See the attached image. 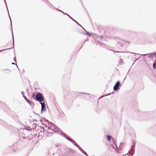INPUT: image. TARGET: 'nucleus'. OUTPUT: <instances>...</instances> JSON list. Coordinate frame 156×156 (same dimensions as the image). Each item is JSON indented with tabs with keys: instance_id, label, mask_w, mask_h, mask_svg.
Wrapping results in <instances>:
<instances>
[{
	"instance_id": "4468645a",
	"label": "nucleus",
	"mask_w": 156,
	"mask_h": 156,
	"mask_svg": "<svg viewBox=\"0 0 156 156\" xmlns=\"http://www.w3.org/2000/svg\"><path fill=\"white\" fill-rule=\"evenodd\" d=\"M0 123L2 124V125H3L4 126H6V123L4 121H2L0 119Z\"/></svg>"
},
{
	"instance_id": "9b49d317",
	"label": "nucleus",
	"mask_w": 156,
	"mask_h": 156,
	"mask_svg": "<svg viewBox=\"0 0 156 156\" xmlns=\"http://www.w3.org/2000/svg\"><path fill=\"white\" fill-rule=\"evenodd\" d=\"M133 145H132L131 147V150L132 151V152L133 153V154L134 153V148L135 147V144H136V142L134 140H133Z\"/></svg>"
},
{
	"instance_id": "4c0bfd02",
	"label": "nucleus",
	"mask_w": 156,
	"mask_h": 156,
	"mask_svg": "<svg viewBox=\"0 0 156 156\" xmlns=\"http://www.w3.org/2000/svg\"><path fill=\"white\" fill-rule=\"evenodd\" d=\"M134 62H133V64L134 63V62Z\"/></svg>"
},
{
	"instance_id": "423d86ee",
	"label": "nucleus",
	"mask_w": 156,
	"mask_h": 156,
	"mask_svg": "<svg viewBox=\"0 0 156 156\" xmlns=\"http://www.w3.org/2000/svg\"><path fill=\"white\" fill-rule=\"evenodd\" d=\"M121 86L120 85V82L119 81H118L114 85L113 89L115 91H117L119 89L120 86Z\"/></svg>"
},
{
	"instance_id": "5701e85b",
	"label": "nucleus",
	"mask_w": 156,
	"mask_h": 156,
	"mask_svg": "<svg viewBox=\"0 0 156 156\" xmlns=\"http://www.w3.org/2000/svg\"><path fill=\"white\" fill-rule=\"evenodd\" d=\"M137 54L138 55H144V56H146V55H149L148 54H143V55H142L140 54Z\"/></svg>"
},
{
	"instance_id": "bb28decb",
	"label": "nucleus",
	"mask_w": 156,
	"mask_h": 156,
	"mask_svg": "<svg viewBox=\"0 0 156 156\" xmlns=\"http://www.w3.org/2000/svg\"><path fill=\"white\" fill-rule=\"evenodd\" d=\"M58 11H60H60H61V10H59L58 9H56Z\"/></svg>"
},
{
	"instance_id": "6ab92c4d",
	"label": "nucleus",
	"mask_w": 156,
	"mask_h": 156,
	"mask_svg": "<svg viewBox=\"0 0 156 156\" xmlns=\"http://www.w3.org/2000/svg\"><path fill=\"white\" fill-rule=\"evenodd\" d=\"M60 12H62L64 14L67 15L68 17H69V16L68 14L66 13H65L62 10L60 11Z\"/></svg>"
},
{
	"instance_id": "1a4fd4ad",
	"label": "nucleus",
	"mask_w": 156,
	"mask_h": 156,
	"mask_svg": "<svg viewBox=\"0 0 156 156\" xmlns=\"http://www.w3.org/2000/svg\"><path fill=\"white\" fill-rule=\"evenodd\" d=\"M23 98H24L25 100L27 101V102L30 105L31 107L32 108L34 107V104L33 102L32 101H31L30 100H28L27 98L25 96H23Z\"/></svg>"
},
{
	"instance_id": "473e14b6",
	"label": "nucleus",
	"mask_w": 156,
	"mask_h": 156,
	"mask_svg": "<svg viewBox=\"0 0 156 156\" xmlns=\"http://www.w3.org/2000/svg\"><path fill=\"white\" fill-rule=\"evenodd\" d=\"M103 43H100V45H101L102 44H103Z\"/></svg>"
},
{
	"instance_id": "58836bf2",
	"label": "nucleus",
	"mask_w": 156,
	"mask_h": 156,
	"mask_svg": "<svg viewBox=\"0 0 156 156\" xmlns=\"http://www.w3.org/2000/svg\"><path fill=\"white\" fill-rule=\"evenodd\" d=\"M139 58H140V57L137 58V59H138Z\"/></svg>"
},
{
	"instance_id": "7ed1b4c3",
	"label": "nucleus",
	"mask_w": 156,
	"mask_h": 156,
	"mask_svg": "<svg viewBox=\"0 0 156 156\" xmlns=\"http://www.w3.org/2000/svg\"><path fill=\"white\" fill-rule=\"evenodd\" d=\"M61 135L63 137H65L66 139H67L69 141L72 143L76 147H77L79 149H80V147H81L79 146L76 143L75 141L73 140L72 139H70L69 136H68L65 133H63L61 134Z\"/></svg>"
},
{
	"instance_id": "2eb2a0df",
	"label": "nucleus",
	"mask_w": 156,
	"mask_h": 156,
	"mask_svg": "<svg viewBox=\"0 0 156 156\" xmlns=\"http://www.w3.org/2000/svg\"><path fill=\"white\" fill-rule=\"evenodd\" d=\"M83 29L86 31V33H83V34L85 35H89L90 36V33L88 32L87 31L82 27H81Z\"/></svg>"
},
{
	"instance_id": "f3484780",
	"label": "nucleus",
	"mask_w": 156,
	"mask_h": 156,
	"mask_svg": "<svg viewBox=\"0 0 156 156\" xmlns=\"http://www.w3.org/2000/svg\"><path fill=\"white\" fill-rule=\"evenodd\" d=\"M118 47L120 46L122 47L123 46V45L122 44L118 42L117 45Z\"/></svg>"
},
{
	"instance_id": "ea45409f",
	"label": "nucleus",
	"mask_w": 156,
	"mask_h": 156,
	"mask_svg": "<svg viewBox=\"0 0 156 156\" xmlns=\"http://www.w3.org/2000/svg\"><path fill=\"white\" fill-rule=\"evenodd\" d=\"M125 79H126V77L125 78L124 80H125Z\"/></svg>"
},
{
	"instance_id": "412c9836",
	"label": "nucleus",
	"mask_w": 156,
	"mask_h": 156,
	"mask_svg": "<svg viewBox=\"0 0 156 156\" xmlns=\"http://www.w3.org/2000/svg\"><path fill=\"white\" fill-rule=\"evenodd\" d=\"M32 97L34 99V98L35 99L36 98V95H35V94H33L32 95Z\"/></svg>"
},
{
	"instance_id": "dca6fc26",
	"label": "nucleus",
	"mask_w": 156,
	"mask_h": 156,
	"mask_svg": "<svg viewBox=\"0 0 156 156\" xmlns=\"http://www.w3.org/2000/svg\"><path fill=\"white\" fill-rule=\"evenodd\" d=\"M112 138V137L110 135H108L107 136V139L108 141L110 140Z\"/></svg>"
},
{
	"instance_id": "b1692460",
	"label": "nucleus",
	"mask_w": 156,
	"mask_h": 156,
	"mask_svg": "<svg viewBox=\"0 0 156 156\" xmlns=\"http://www.w3.org/2000/svg\"><path fill=\"white\" fill-rule=\"evenodd\" d=\"M12 65H16V66L18 68V66H17V64H16V63H14V62H12Z\"/></svg>"
},
{
	"instance_id": "9d476101",
	"label": "nucleus",
	"mask_w": 156,
	"mask_h": 156,
	"mask_svg": "<svg viewBox=\"0 0 156 156\" xmlns=\"http://www.w3.org/2000/svg\"><path fill=\"white\" fill-rule=\"evenodd\" d=\"M43 1L45 2L46 3L47 5L51 8H52V9H54L55 8V7L53 5H52L49 1H48V0H42Z\"/></svg>"
},
{
	"instance_id": "aec40b11",
	"label": "nucleus",
	"mask_w": 156,
	"mask_h": 156,
	"mask_svg": "<svg viewBox=\"0 0 156 156\" xmlns=\"http://www.w3.org/2000/svg\"><path fill=\"white\" fill-rule=\"evenodd\" d=\"M153 67L154 69H155L156 68V65L155 63H154L153 64Z\"/></svg>"
},
{
	"instance_id": "2f4dec72",
	"label": "nucleus",
	"mask_w": 156,
	"mask_h": 156,
	"mask_svg": "<svg viewBox=\"0 0 156 156\" xmlns=\"http://www.w3.org/2000/svg\"><path fill=\"white\" fill-rule=\"evenodd\" d=\"M116 52H118V53H119V52H121V51H116Z\"/></svg>"
},
{
	"instance_id": "72a5a7b5",
	"label": "nucleus",
	"mask_w": 156,
	"mask_h": 156,
	"mask_svg": "<svg viewBox=\"0 0 156 156\" xmlns=\"http://www.w3.org/2000/svg\"><path fill=\"white\" fill-rule=\"evenodd\" d=\"M2 103V102L1 101H0V104H1Z\"/></svg>"
},
{
	"instance_id": "4be33fe9",
	"label": "nucleus",
	"mask_w": 156,
	"mask_h": 156,
	"mask_svg": "<svg viewBox=\"0 0 156 156\" xmlns=\"http://www.w3.org/2000/svg\"><path fill=\"white\" fill-rule=\"evenodd\" d=\"M88 41V39H87V40H86L85 41V42H84L82 46L80 48V49L82 48V47H83V45L87 41Z\"/></svg>"
},
{
	"instance_id": "ddd939ff",
	"label": "nucleus",
	"mask_w": 156,
	"mask_h": 156,
	"mask_svg": "<svg viewBox=\"0 0 156 156\" xmlns=\"http://www.w3.org/2000/svg\"><path fill=\"white\" fill-rule=\"evenodd\" d=\"M80 149H79L81 152L83 153L84 155H86V156H89L85 152L81 147H80Z\"/></svg>"
},
{
	"instance_id": "a878e982",
	"label": "nucleus",
	"mask_w": 156,
	"mask_h": 156,
	"mask_svg": "<svg viewBox=\"0 0 156 156\" xmlns=\"http://www.w3.org/2000/svg\"><path fill=\"white\" fill-rule=\"evenodd\" d=\"M13 60L15 62H16V60L15 57L14 58Z\"/></svg>"
},
{
	"instance_id": "a19ab883",
	"label": "nucleus",
	"mask_w": 156,
	"mask_h": 156,
	"mask_svg": "<svg viewBox=\"0 0 156 156\" xmlns=\"http://www.w3.org/2000/svg\"><path fill=\"white\" fill-rule=\"evenodd\" d=\"M41 122H42V121L41 120Z\"/></svg>"
},
{
	"instance_id": "f257e3e1",
	"label": "nucleus",
	"mask_w": 156,
	"mask_h": 156,
	"mask_svg": "<svg viewBox=\"0 0 156 156\" xmlns=\"http://www.w3.org/2000/svg\"><path fill=\"white\" fill-rule=\"evenodd\" d=\"M29 130L27 129H20L18 133L20 140L26 144L29 143V141L36 136V135L34 133L29 134Z\"/></svg>"
},
{
	"instance_id": "f8f14e48",
	"label": "nucleus",
	"mask_w": 156,
	"mask_h": 156,
	"mask_svg": "<svg viewBox=\"0 0 156 156\" xmlns=\"http://www.w3.org/2000/svg\"><path fill=\"white\" fill-rule=\"evenodd\" d=\"M69 17L73 21L75 22L78 25L80 26L81 27H82L81 25H80L78 22H77L76 20H74L73 18H72L70 16H69Z\"/></svg>"
},
{
	"instance_id": "a211bd4d",
	"label": "nucleus",
	"mask_w": 156,
	"mask_h": 156,
	"mask_svg": "<svg viewBox=\"0 0 156 156\" xmlns=\"http://www.w3.org/2000/svg\"><path fill=\"white\" fill-rule=\"evenodd\" d=\"M43 120H44V121H45V122H47V124H48V123H49V121H48L47 119H46L45 118H44L43 119Z\"/></svg>"
},
{
	"instance_id": "6e6552de",
	"label": "nucleus",
	"mask_w": 156,
	"mask_h": 156,
	"mask_svg": "<svg viewBox=\"0 0 156 156\" xmlns=\"http://www.w3.org/2000/svg\"><path fill=\"white\" fill-rule=\"evenodd\" d=\"M40 103L41 104V113H42L46 111V105L44 101L43 102H40Z\"/></svg>"
},
{
	"instance_id": "79ce46f5",
	"label": "nucleus",
	"mask_w": 156,
	"mask_h": 156,
	"mask_svg": "<svg viewBox=\"0 0 156 156\" xmlns=\"http://www.w3.org/2000/svg\"><path fill=\"white\" fill-rule=\"evenodd\" d=\"M136 60H137V59H136L135 61H136Z\"/></svg>"
},
{
	"instance_id": "e433bc0d",
	"label": "nucleus",
	"mask_w": 156,
	"mask_h": 156,
	"mask_svg": "<svg viewBox=\"0 0 156 156\" xmlns=\"http://www.w3.org/2000/svg\"><path fill=\"white\" fill-rule=\"evenodd\" d=\"M55 153H53V155H55Z\"/></svg>"
},
{
	"instance_id": "cd10ccee",
	"label": "nucleus",
	"mask_w": 156,
	"mask_h": 156,
	"mask_svg": "<svg viewBox=\"0 0 156 156\" xmlns=\"http://www.w3.org/2000/svg\"><path fill=\"white\" fill-rule=\"evenodd\" d=\"M58 11H60H60H61V10H59L58 9H56Z\"/></svg>"
},
{
	"instance_id": "f03ea898",
	"label": "nucleus",
	"mask_w": 156,
	"mask_h": 156,
	"mask_svg": "<svg viewBox=\"0 0 156 156\" xmlns=\"http://www.w3.org/2000/svg\"><path fill=\"white\" fill-rule=\"evenodd\" d=\"M47 124H47H44V125L46 127H48L47 129L48 130H52L55 132H57L58 133H59L61 135L62 133H64L59 129L57 127L52 123L49 122V123H48Z\"/></svg>"
},
{
	"instance_id": "0eeeda50",
	"label": "nucleus",
	"mask_w": 156,
	"mask_h": 156,
	"mask_svg": "<svg viewBox=\"0 0 156 156\" xmlns=\"http://www.w3.org/2000/svg\"><path fill=\"white\" fill-rule=\"evenodd\" d=\"M11 150L13 152H16L19 150L17 143H16L11 147Z\"/></svg>"
},
{
	"instance_id": "39448f33",
	"label": "nucleus",
	"mask_w": 156,
	"mask_h": 156,
	"mask_svg": "<svg viewBox=\"0 0 156 156\" xmlns=\"http://www.w3.org/2000/svg\"><path fill=\"white\" fill-rule=\"evenodd\" d=\"M34 99L37 101L40 102V103L44 101V98L42 94L40 92L37 93L36 95V98L35 99L34 98Z\"/></svg>"
},
{
	"instance_id": "7c9ffc66",
	"label": "nucleus",
	"mask_w": 156,
	"mask_h": 156,
	"mask_svg": "<svg viewBox=\"0 0 156 156\" xmlns=\"http://www.w3.org/2000/svg\"><path fill=\"white\" fill-rule=\"evenodd\" d=\"M132 53V54H136V53H133V52H132V53Z\"/></svg>"
},
{
	"instance_id": "f704fd0d",
	"label": "nucleus",
	"mask_w": 156,
	"mask_h": 156,
	"mask_svg": "<svg viewBox=\"0 0 156 156\" xmlns=\"http://www.w3.org/2000/svg\"><path fill=\"white\" fill-rule=\"evenodd\" d=\"M110 94H108V95H107V96L109 95H110Z\"/></svg>"
},
{
	"instance_id": "c9c22d12",
	"label": "nucleus",
	"mask_w": 156,
	"mask_h": 156,
	"mask_svg": "<svg viewBox=\"0 0 156 156\" xmlns=\"http://www.w3.org/2000/svg\"><path fill=\"white\" fill-rule=\"evenodd\" d=\"M6 70H8L9 71V70H8L7 69H6Z\"/></svg>"
},
{
	"instance_id": "c85d7f7f",
	"label": "nucleus",
	"mask_w": 156,
	"mask_h": 156,
	"mask_svg": "<svg viewBox=\"0 0 156 156\" xmlns=\"http://www.w3.org/2000/svg\"><path fill=\"white\" fill-rule=\"evenodd\" d=\"M82 93L83 94H88V95H89V94H88V93Z\"/></svg>"
},
{
	"instance_id": "c756f323",
	"label": "nucleus",
	"mask_w": 156,
	"mask_h": 156,
	"mask_svg": "<svg viewBox=\"0 0 156 156\" xmlns=\"http://www.w3.org/2000/svg\"><path fill=\"white\" fill-rule=\"evenodd\" d=\"M114 144H115V146L117 147L116 145L115 142H114Z\"/></svg>"
},
{
	"instance_id": "393cba45",
	"label": "nucleus",
	"mask_w": 156,
	"mask_h": 156,
	"mask_svg": "<svg viewBox=\"0 0 156 156\" xmlns=\"http://www.w3.org/2000/svg\"><path fill=\"white\" fill-rule=\"evenodd\" d=\"M21 94L22 95L23 97V96H25L24 94V92L23 91H21Z\"/></svg>"
},
{
	"instance_id": "20e7f679",
	"label": "nucleus",
	"mask_w": 156,
	"mask_h": 156,
	"mask_svg": "<svg viewBox=\"0 0 156 156\" xmlns=\"http://www.w3.org/2000/svg\"><path fill=\"white\" fill-rule=\"evenodd\" d=\"M4 2H5V4H6V7H7V10H8V13L9 15V18H10V23H11V27L12 29V21H11V19L10 18V15H9V11H8V10L7 5V4H6V2L5 1V0H4ZM12 39H12V44H13V47H12V48H14V38L13 35V31H12ZM12 48H7V49H3V50H0V52H2V51H5V50H8V49H11Z\"/></svg>"
}]
</instances>
